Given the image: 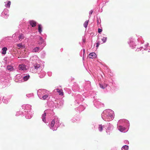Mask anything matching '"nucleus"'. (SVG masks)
I'll return each instance as SVG.
<instances>
[{"label": "nucleus", "instance_id": "1", "mask_svg": "<svg viewBox=\"0 0 150 150\" xmlns=\"http://www.w3.org/2000/svg\"><path fill=\"white\" fill-rule=\"evenodd\" d=\"M23 110L18 111L16 115L25 116L27 119H30L33 116V112L31 110V106L28 104H24L22 106Z\"/></svg>", "mask_w": 150, "mask_h": 150}, {"label": "nucleus", "instance_id": "2", "mask_svg": "<svg viewBox=\"0 0 150 150\" xmlns=\"http://www.w3.org/2000/svg\"><path fill=\"white\" fill-rule=\"evenodd\" d=\"M101 117L105 121H109L112 120L115 117L113 111L111 109H108L103 111L101 114Z\"/></svg>", "mask_w": 150, "mask_h": 150}, {"label": "nucleus", "instance_id": "3", "mask_svg": "<svg viewBox=\"0 0 150 150\" xmlns=\"http://www.w3.org/2000/svg\"><path fill=\"white\" fill-rule=\"evenodd\" d=\"M129 122L126 119L120 120L117 124V128L121 132H125L126 128L129 129Z\"/></svg>", "mask_w": 150, "mask_h": 150}, {"label": "nucleus", "instance_id": "4", "mask_svg": "<svg viewBox=\"0 0 150 150\" xmlns=\"http://www.w3.org/2000/svg\"><path fill=\"white\" fill-rule=\"evenodd\" d=\"M142 37L139 36L138 38H130L128 41V43L129 46L132 49L135 47L138 44L137 42H140L141 44H143L144 41L142 40Z\"/></svg>", "mask_w": 150, "mask_h": 150}, {"label": "nucleus", "instance_id": "5", "mask_svg": "<svg viewBox=\"0 0 150 150\" xmlns=\"http://www.w3.org/2000/svg\"><path fill=\"white\" fill-rule=\"evenodd\" d=\"M61 124L59 122V120L58 118L57 117H54L52 118L51 122L48 124V126L53 131L57 130V128Z\"/></svg>", "mask_w": 150, "mask_h": 150}, {"label": "nucleus", "instance_id": "6", "mask_svg": "<svg viewBox=\"0 0 150 150\" xmlns=\"http://www.w3.org/2000/svg\"><path fill=\"white\" fill-rule=\"evenodd\" d=\"M107 82L108 83H104L102 84L101 83H99V86L100 88L102 89H104L108 85L110 87L113 88L116 86V84L112 78H109L108 80V82Z\"/></svg>", "mask_w": 150, "mask_h": 150}, {"label": "nucleus", "instance_id": "7", "mask_svg": "<svg viewBox=\"0 0 150 150\" xmlns=\"http://www.w3.org/2000/svg\"><path fill=\"white\" fill-rule=\"evenodd\" d=\"M34 71H36L39 75L40 78L43 77L45 75V72L42 70V68L40 66V64L35 63L34 65Z\"/></svg>", "mask_w": 150, "mask_h": 150}, {"label": "nucleus", "instance_id": "8", "mask_svg": "<svg viewBox=\"0 0 150 150\" xmlns=\"http://www.w3.org/2000/svg\"><path fill=\"white\" fill-rule=\"evenodd\" d=\"M90 94H91V95L92 98L93 96V98L95 100L93 101L94 105L97 108H99L100 107L103 106V104L100 103V102L97 101L96 100V94L95 91H90Z\"/></svg>", "mask_w": 150, "mask_h": 150}, {"label": "nucleus", "instance_id": "9", "mask_svg": "<svg viewBox=\"0 0 150 150\" xmlns=\"http://www.w3.org/2000/svg\"><path fill=\"white\" fill-rule=\"evenodd\" d=\"M1 84L3 88H5L10 85V82L8 79L6 77L1 76L0 78Z\"/></svg>", "mask_w": 150, "mask_h": 150}, {"label": "nucleus", "instance_id": "10", "mask_svg": "<svg viewBox=\"0 0 150 150\" xmlns=\"http://www.w3.org/2000/svg\"><path fill=\"white\" fill-rule=\"evenodd\" d=\"M75 105L76 106H78L84 100V98L81 95L78 94L75 96Z\"/></svg>", "mask_w": 150, "mask_h": 150}, {"label": "nucleus", "instance_id": "11", "mask_svg": "<svg viewBox=\"0 0 150 150\" xmlns=\"http://www.w3.org/2000/svg\"><path fill=\"white\" fill-rule=\"evenodd\" d=\"M79 106L75 108V110L78 111L80 113L81 112L83 111L87 106V105L86 104L81 103L79 105Z\"/></svg>", "mask_w": 150, "mask_h": 150}, {"label": "nucleus", "instance_id": "12", "mask_svg": "<svg viewBox=\"0 0 150 150\" xmlns=\"http://www.w3.org/2000/svg\"><path fill=\"white\" fill-rule=\"evenodd\" d=\"M83 86V88H82L83 91L88 90L91 88V82L88 81H85Z\"/></svg>", "mask_w": 150, "mask_h": 150}, {"label": "nucleus", "instance_id": "13", "mask_svg": "<svg viewBox=\"0 0 150 150\" xmlns=\"http://www.w3.org/2000/svg\"><path fill=\"white\" fill-rule=\"evenodd\" d=\"M49 92L47 90L44 89H39L37 91V94L39 97Z\"/></svg>", "mask_w": 150, "mask_h": 150}, {"label": "nucleus", "instance_id": "14", "mask_svg": "<svg viewBox=\"0 0 150 150\" xmlns=\"http://www.w3.org/2000/svg\"><path fill=\"white\" fill-rule=\"evenodd\" d=\"M107 128L106 129V132L107 134H110L112 132L113 129V125L110 123H107V125L106 126Z\"/></svg>", "mask_w": 150, "mask_h": 150}, {"label": "nucleus", "instance_id": "15", "mask_svg": "<svg viewBox=\"0 0 150 150\" xmlns=\"http://www.w3.org/2000/svg\"><path fill=\"white\" fill-rule=\"evenodd\" d=\"M72 89L74 92L77 91L81 92L83 90L82 89L80 88L78 84L76 83H74L73 84L72 87Z\"/></svg>", "mask_w": 150, "mask_h": 150}, {"label": "nucleus", "instance_id": "16", "mask_svg": "<svg viewBox=\"0 0 150 150\" xmlns=\"http://www.w3.org/2000/svg\"><path fill=\"white\" fill-rule=\"evenodd\" d=\"M41 118L43 122L45 123H48L50 120V117L47 115V114H45L44 112L42 115Z\"/></svg>", "mask_w": 150, "mask_h": 150}, {"label": "nucleus", "instance_id": "17", "mask_svg": "<svg viewBox=\"0 0 150 150\" xmlns=\"http://www.w3.org/2000/svg\"><path fill=\"white\" fill-rule=\"evenodd\" d=\"M55 102L56 104V107L57 108L62 107L64 103V100L62 99H57L55 100Z\"/></svg>", "mask_w": 150, "mask_h": 150}, {"label": "nucleus", "instance_id": "18", "mask_svg": "<svg viewBox=\"0 0 150 150\" xmlns=\"http://www.w3.org/2000/svg\"><path fill=\"white\" fill-rule=\"evenodd\" d=\"M150 50V46H149V44L147 43L145 45L144 47H141L139 48H137L136 51H139L141 50Z\"/></svg>", "mask_w": 150, "mask_h": 150}, {"label": "nucleus", "instance_id": "19", "mask_svg": "<svg viewBox=\"0 0 150 150\" xmlns=\"http://www.w3.org/2000/svg\"><path fill=\"white\" fill-rule=\"evenodd\" d=\"M8 13V10L6 8H5L1 13V16L5 18H7L9 16Z\"/></svg>", "mask_w": 150, "mask_h": 150}, {"label": "nucleus", "instance_id": "20", "mask_svg": "<svg viewBox=\"0 0 150 150\" xmlns=\"http://www.w3.org/2000/svg\"><path fill=\"white\" fill-rule=\"evenodd\" d=\"M11 96H2V101L4 103L7 104L9 102L10 99L11 98Z\"/></svg>", "mask_w": 150, "mask_h": 150}, {"label": "nucleus", "instance_id": "21", "mask_svg": "<svg viewBox=\"0 0 150 150\" xmlns=\"http://www.w3.org/2000/svg\"><path fill=\"white\" fill-rule=\"evenodd\" d=\"M44 114H47V115L50 117L52 116L54 114V112L53 109H47L45 110L44 112Z\"/></svg>", "mask_w": 150, "mask_h": 150}, {"label": "nucleus", "instance_id": "22", "mask_svg": "<svg viewBox=\"0 0 150 150\" xmlns=\"http://www.w3.org/2000/svg\"><path fill=\"white\" fill-rule=\"evenodd\" d=\"M53 93L57 92L59 95L61 96L63 95V92L62 89H61L56 88L53 91Z\"/></svg>", "mask_w": 150, "mask_h": 150}, {"label": "nucleus", "instance_id": "23", "mask_svg": "<svg viewBox=\"0 0 150 150\" xmlns=\"http://www.w3.org/2000/svg\"><path fill=\"white\" fill-rule=\"evenodd\" d=\"M39 40V44L40 45H42L43 47H44L45 45V44L44 42V40L41 37L39 36L38 37Z\"/></svg>", "mask_w": 150, "mask_h": 150}, {"label": "nucleus", "instance_id": "24", "mask_svg": "<svg viewBox=\"0 0 150 150\" xmlns=\"http://www.w3.org/2000/svg\"><path fill=\"white\" fill-rule=\"evenodd\" d=\"M49 92L45 95H44L43 96H41V97H39V98L40 99L43 100H47L49 98Z\"/></svg>", "mask_w": 150, "mask_h": 150}, {"label": "nucleus", "instance_id": "25", "mask_svg": "<svg viewBox=\"0 0 150 150\" xmlns=\"http://www.w3.org/2000/svg\"><path fill=\"white\" fill-rule=\"evenodd\" d=\"M29 23L30 25L33 27H35L37 24V22L34 20H30Z\"/></svg>", "mask_w": 150, "mask_h": 150}, {"label": "nucleus", "instance_id": "26", "mask_svg": "<svg viewBox=\"0 0 150 150\" xmlns=\"http://www.w3.org/2000/svg\"><path fill=\"white\" fill-rule=\"evenodd\" d=\"M97 57L96 54L94 52L90 53L89 55V57L91 59L95 58Z\"/></svg>", "mask_w": 150, "mask_h": 150}, {"label": "nucleus", "instance_id": "27", "mask_svg": "<svg viewBox=\"0 0 150 150\" xmlns=\"http://www.w3.org/2000/svg\"><path fill=\"white\" fill-rule=\"evenodd\" d=\"M24 81H27L29 79L30 76L29 74H26L23 75V76L22 77Z\"/></svg>", "mask_w": 150, "mask_h": 150}, {"label": "nucleus", "instance_id": "28", "mask_svg": "<svg viewBox=\"0 0 150 150\" xmlns=\"http://www.w3.org/2000/svg\"><path fill=\"white\" fill-rule=\"evenodd\" d=\"M18 69L21 70H26V68L25 66L23 64L20 65L18 66Z\"/></svg>", "mask_w": 150, "mask_h": 150}, {"label": "nucleus", "instance_id": "29", "mask_svg": "<svg viewBox=\"0 0 150 150\" xmlns=\"http://www.w3.org/2000/svg\"><path fill=\"white\" fill-rule=\"evenodd\" d=\"M79 120V118H78L77 116H74L73 117L71 120V121L72 122H76L77 121Z\"/></svg>", "mask_w": 150, "mask_h": 150}, {"label": "nucleus", "instance_id": "30", "mask_svg": "<svg viewBox=\"0 0 150 150\" xmlns=\"http://www.w3.org/2000/svg\"><path fill=\"white\" fill-rule=\"evenodd\" d=\"M104 127V125H103L101 124L98 125V129L99 131L100 132H101L103 130V128Z\"/></svg>", "mask_w": 150, "mask_h": 150}, {"label": "nucleus", "instance_id": "31", "mask_svg": "<svg viewBox=\"0 0 150 150\" xmlns=\"http://www.w3.org/2000/svg\"><path fill=\"white\" fill-rule=\"evenodd\" d=\"M7 50V47H4L2 49L1 54H5L6 53V51Z\"/></svg>", "mask_w": 150, "mask_h": 150}, {"label": "nucleus", "instance_id": "32", "mask_svg": "<svg viewBox=\"0 0 150 150\" xmlns=\"http://www.w3.org/2000/svg\"><path fill=\"white\" fill-rule=\"evenodd\" d=\"M38 32L40 33V34L41 35L42 34H41V32L42 31V26L41 25V24H39L38 25Z\"/></svg>", "mask_w": 150, "mask_h": 150}, {"label": "nucleus", "instance_id": "33", "mask_svg": "<svg viewBox=\"0 0 150 150\" xmlns=\"http://www.w3.org/2000/svg\"><path fill=\"white\" fill-rule=\"evenodd\" d=\"M6 69L7 70H9L10 71H12L13 69V67L10 65L7 66Z\"/></svg>", "mask_w": 150, "mask_h": 150}, {"label": "nucleus", "instance_id": "34", "mask_svg": "<svg viewBox=\"0 0 150 150\" xmlns=\"http://www.w3.org/2000/svg\"><path fill=\"white\" fill-rule=\"evenodd\" d=\"M121 149L122 150H128L129 146L127 145H125L122 147Z\"/></svg>", "mask_w": 150, "mask_h": 150}, {"label": "nucleus", "instance_id": "35", "mask_svg": "<svg viewBox=\"0 0 150 150\" xmlns=\"http://www.w3.org/2000/svg\"><path fill=\"white\" fill-rule=\"evenodd\" d=\"M24 35L22 33L20 34L18 36L19 40L20 41H21L22 39H24Z\"/></svg>", "mask_w": 150, "mask_h": 150}, {"label": "nucleus", "instance_id": "36", "mask_svg": "<svg viewBox=\"0 0 150 150\" xmlns=\"http://www.w3.org/2000/svg\"><path fill=\"white\" fill-rule=\"evenodd\" d=\"M40 49L39 47H35L33 50L32 52H37Z\"/></svg>", "mask_w": 150, "mask_h": 150}, {"label": "nucleus", "instance_id": "37", "mask_svg": "<svg viewBox=\"0 0 150 150\" xmlns=\"http://www.w3.org/2000/svg\"><path fill=\"white\" fill-rule=\"evenodd\" d=\"M11 2L10 1H8L6 4L5 6L8 8H9L10 7Z\"/></svg>", "mask_w": 150, "mask_h": 150}, {"label": "nucleus", "instance_id": "38", "mask_svg": "<svg viewBox=\"0 0 150 150\" xmlns=\"http://www.w3.org/2000/svg\"><path fill=\"white\" fill-rule=\"evenodd\" d=\"M89 22V20L86 21H85L83 24V26L85 28H86L87 27L88 23Z\"/></svg>", "mask_w": 150, "mask_h": 150}, {"label": "nucleus", "instance_id": "39", "mask_svg": "<svg viewBox=\"0 0 150 150\" xmlns=\"http://www.w3.org/2000/svg\"><path fill=\"white\" fill-rule=\"evenodd\" d=\"M51 107H52V108L53 109H54L56 108H57L56 107V104L55 103H52V104L51 105Z\"/></svg>", "mask_w": 150, "mask_h": 150}, {"label": "nucleus", "instance_id": "40", "mask_svg": "<svg viewBox=\"0 0 150 150\" xmlns=\"http://www.w3.org/2000/svg\"><path fill=\"white\" fill-rule=\"evenodd\" d=\"M107 39V37H103V38L101 39L102 41L104 43H105Z\"/></svg>", "mask_w": 150, "mask_h": 150}, {"label": "nucleus", "instance_id": "41", "mask_svg": "<svg viewBox=\"0 0 150 150\" xmlns=\"http://www.w3.org/2000/svg\"><path fill=\"white\" fill-rule=\"evenodd\" d=\"M33 96V93L27 94L26 95V96L28 98L32 96Z\"/></svg>", "mask_w": 150, "mask_h": 150}, {"label": "nucleus", "instance_id": "42", "mask_svg": "<svg viewBox=\"0 0 150 150\" xmlns=\"http://www.w3.org/2000/svg\"><path fill=\"white\" fill-rule=\"evenodd\" d=\"M17 46L18 47H19L20 48H21L22 47V44L21 43H19L17 45Z\"/></svg>", "mask_w": 150, "mask_h": 150}, {"label": "nucleus", "instance_id": "43", "mask_svg": "<svg viewBox=\"0 0 150 150\" xmlns=\"http://www.w3.org/2000/svg\"><path fill=\"white\" fill-rule=\"evenodd\" d=\"M93 10H91L89 12V14L90 16V17H91V15L93 13Z\"/></svg>", "mask_w": 150, "mask_h": 150}, {"label": "nucleus", "instance_id": "44", "mask_svg": "<svg viewBox=\"0 0 150 150\" xmlns=\"http://www.w3.org/2000/svg\"><path fill=\"white\" fill-rule=\"evenodd\" d=\"M102 29L100 28H98V32L99 33H101L102 31Z\"/></svg>", "mask_w": 150, "mask_h": 150}, {"label": "nucleus", "instance_id": "45", "mask_svg": "<svg viewBox=\"0 0 150 150\" xmlns=\"http://www.w3.org/2000/svg\"><path fill=\"white\" fill-rule=\"evenodd\" d=\"M100 44V43L99 41H98L97 42V43H96V47L97 48H98V47Z\"/></svg>", "mask_w": 150, "mask_h": 150}, {"label": "nucleus", "instance_id": "46", "mask_svg": "<svg viewBox=\"0 0 150 150\" xmlns=\"http://www.w3.org/2000/svg\"><path fill=\"white\" fill-rule=\"evenodd\" d=\"M48 75L49 76H51L52 75V73L51 72H48L47 73Z\"/></svg>", "mask_w": 150, "mask_h": 150}, {"label": "nucleus", "instance_id": "47", "mask_svg": "<svg viewBox=\"0 0 150 150\" xmlns=\"http://www.w3.org/2000/svg\"><path fill=\"white\" fill-rule=\"evenodd\" d=\"M124 142L126 144H129V142L127 140H126Z\"/></svg>", "mask_w": 150, "mask_h": 150}, {"label": "nucleus", "instance_id": "48", "mask_svg": "<svg viewBox=\"0 0 150 150\" xmlns=\"http://www.w3.org/2000/svg\"><path fill=\"white\" fill-rule=\"evenodd\" d=\"M82 40L83 42L85 43V42L86 41L84 39H83Z\"/></svg>", "mask_w": 150, "mask_h": 150}, {"label": "nucleus", "instance_id": "49", "mask_svg": "<svg viewBox=\"0 0 150 150\" xmlns=\"http://www.w3.org/2000/svg\"><path fill=\"white\" fill-rule=\"evenodd\" d=\"M100 22H101V21H100ZM97 22L98 24V23H99V20H98V18H97ZM100 22H99V23H100Z\"/></svg>", "mask_w": 150, "mask_h": 150}, {"label": "nucleus", "instance_id": "50", "mask_svg": "<svg viewBox=\"0 0 150 150\" xmlns=\"http://www.w3.org/2000/svg\"><path fill=\"white\" fill-rule=\"evenodd\" d=\"M71 80L72 81L73 80H74V78L73 77H71Z\"/></svg>", "mask_w": 150, "mask_h": 150}, {"label": "nucleus", "instance_id": "51", "mask_svg": "<svg viewBox=\"0 0 150 150\" xmlns=\"http://www.w3.org/2000/svg\"><path fill=\"white\" fill-rule=\"evenodd\" d=\"M15 36H16V34H13V36H12V37H15Z\"/></svg>", "mask_w": 150, "mask_h": 150}, {"label": "nucleus", "instance_id": "52", "mask_svg": "<svg viewBox=\"0 0 150 150\" xmlns=\"http://www.w3.org/2000/svg\"><path fill=\"white\" fill-rule=\"evenodd\" d=\"M83 54H84L85 52V50L84 49L83 50Z\"/></svg>", "mask_w": 150, "mask_h": 150}, {"label": "nucleus", "instance_id": "53", "mask_svg": "<svg viewBox=\"0 0 150 150\" xmlns=\"http://www.w3.org/2000/svg\"><path fill=\"white\" fill-rule=\"evenodd\" d=\"M148 52H150V51L149 50V51H148Z\"/></svg>", "mask_w": 150, "mask_h": 150}, {"label": "nucleus", "instance_id": "54", "mask_svg": "<svg viewBox=\"0 0 150 150\" xmlns=\"http://www.w3.org/2000/svg\"><path fill=\"white\" fill-rule=\"evenodd\" d=\"M79 44H81V43L79 42Z\"/></svg>", "mask_w": 150, "mask_h": 150}, {"label": "nucleus", "instance_id": "55", "mask_svg": "<svg viewBox=\"0 0 150 150\" xmlns=\"http://www.w3.org/2000/svg\"><path fill=\"white\" fill-rule=\"evenodd\" d=\"M0 43V44H1V43Z\"/></svg>", "mask_w": 150, "mask_h": 150}]
</instances>
